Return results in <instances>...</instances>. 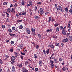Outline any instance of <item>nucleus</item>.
I'll use <instances>...</instances> for the list:
<instances>
[{"mask_svg": "<svg viewBox=\"0 0 72 72\" xmlns=\"http://www.w3.org/2000/svg\"><path fill=\"white\" fill-rule=\"evenodd\" d=\"M27 49L26 48H25L24 49L23 51L25 52L26 51V53H27Z\"/></svg>", "mask_w": 72, "mask_h": 72, "instance_id": "nucleus-34", "label": "nucleus"}, {"mask_svg": "<svg viewBox=\"0 0 72 72\" xmlns=\"http://www.w3.org/2000/svg\"><path fill=\"white\" fill-rule=\"evenodd\" d=\"M48 47L49 48L51 47V48L52 49H53V48L54 49V45H53V44H52L51 45L50 44V45L48 46Z\"/></svg>", "mask_w": 72, "mask_h": 72, "instance_id": "nucleus-9", "label": "nucleus"}, {"mask_svg": "<svg viewBox=\"0 0 72 72\" xmlns=\"http://www.w3.org/2000/svg\"><path fill=\"white\" fill-rule=\"evenodd\" d=\"M12 28L13 31H15V27L14 26L12 27Z\"/></svg>", "mask_w": 72, "mask_h": 72, "instance_id": "nucleus-36", "label": "nucleus"}, {"mask_svg": "<svg viewBox=\"0 0 72 72\" xmlns=\"http://www.w3.org/2000/svg\"><path fill=\"white\" fill-rule=\"evenodd\" d=\"M18 47L20 48H21V49H23V44H22V43L20 44L19 45Z\"/></svg>", "mask_w": 72, "mask_h": 72, "instance_id": "nucleus-5", "label": "nucleus"}, {"mask_svg": "<svg viewBox=\"0 0 72 72\" xmlns=\"http://www.w3.org/2000/svg\"><path fill=\"white\" fill-rule=\"evenodd\" d=\"M34 18L35 19H37V16L35 15L34 16Z\"/></svg>", "mask_w": 72, "mask_h": 72, "instance_id": "nucleus-58", "label": "nucleus"}, {"mask_svg": "<svg viewBox=\"0 0 72 72\" xmlns=\"http://www.w3.org/2000/svg\"><path fill=\"white\" fill-rule=\"evenodd\" d=\"M21 4L22 5H25V4H26V3L24 1V0H21Z\"/></svg>", "mask_w": 72, "mask_h": 72, "instance_id": "nucleus-10", "label": "nucleus"}, {"mask_svg": "<svg viewBox=\"0 0 72 72\" xmlns=\"http://www.w3.org/2000/svg\"><path fill=\"white\" fill-rule=\"evenodd\" d=\"M62 42H68V39L66 38L62 40Z\"/></svg>", "mask_w": 72, "mask_h": 72, "instance_id": "nucleus-8", "label": "nucleus"}, {"mask_svg": "<svg viewBox=\"0 0 72 72\" xmlns=\"http://www.w3.org/2000/svg\"><path fill=\"white\" fill-rule=\"evenodd\" d=\"M21 55H26V53H22V52H21Z\"/></svg>", "mask_w": 72, "mask_h": 72, "instance_id": "nucleus-57", "label": "nucleus"}, {"mask_svg": "<svg viewBox=\"0 0 72 72\" xmlns=\"http://www.w3.org/2000/svg\"><path fill=\"white\" fill-rule=\"evenodd\" d=\"M22 72H29L28 70L27 69V68H23L22 69Z\"/></svg>", "mask_w": 72, "mask_h": 72, "instance_id": "nucleus-4", "label": "nucleus"}, {"mask_svg": "<svg viewBox=\"0 0 72 72\" xmlns=\"http://www.w3.org/2000/svg\"><path fill=\"white\" fill-rule=\"evenodd\" d=\"M39 11L40 13H41L42 14H44V10H43V9H42V8H40Z\"/></svg>", "mask_w": 72, "mask_h": 72, "instance_id": "nucleus-7", "label": "nucleus"}, {"mask_svg": "<svg viewBox=\"0 0 72 72\" xmlns=\"http://www.w3.org/2000/svg\"><path fill=\"white\" fill-rule=\"evenodd\" d=\"M54 26L55 27H56L59 26V24H57V23L55 24H54Z\"/></svg>", "mask_w": 72, "mask_h": 72, "instance_id": "nucleus-33", "label": "nucleus"}, {"mask_svg": "<svg viewBox=\"0 0 72 72\" xmlns=\"http://www.w3.org/2000/svg\"><path fill=\"white\" fill-rule=\"evenodd\" d=\"M48 19H49L48 21V22H49V23H50V21H51V17H48Z\"/></svg>", "mask_w": 72, "mask_h": 72, "instance_id": "nucleus-28", "label": "nucleus"}, {"mask_svg": "<svg viewBox=\"0 0 72 72\" xmlns=\"http://www.w3.org/2000/svg\"><path fill=\"white\" fill-rule=\"evenodd\" d=\"M16 21L17 22H22V20H17V21Z\"/></svg>", "mask_w": 72, "mask_h": 72, "instance_id": "nucleus-27", "label": "nucleus"}, {"mask_svg": "<svg viewBox=\"0 0 72 72\" xmlns=\"http://www.w3.org/2000/svg\"><path fill=\"white\" fill-rule=\"evenodd\" d=\"M25 31L28 34H30V33H31V30H30V29H29V28H26Z\"/></svg>", "mask_w": 72, "mask_h": 72, "instance_id": "nucleus-2", "label": "nucleus"}, {"mask_svg": "<svg viewBox=\"0 0 72 72\" xmlns=\"http://www.w3.org/2000/svg\"><path fill=\"white\" fill-rule=\"evenodd\" d=\"M3 60H2L0 59V63L1 64H3Z\"/></svg>", "mask_w": 72, "mask_h": 72, "instance_id": "nucleus-44", "label": "nucleus"}, {"mask_svg": "<svg viewBox=\"0 0 72 72\" xmlns=\"http://www.w3.org/2000/svg\"><path fill=\"white\" fill-rule=\"evenodd\" d=\"M69 40L70 41H72V35L70 36L69 37Z\"/></svg>", "mask_w": 72, "mask_h": 72, "instance_id": "nucleus-18", "label": "nucleus"}, {"mask_svg": "<svg viewBox=\"0 0 72 72\" xmlns=\"http://www.w3.org/2000/svg\"><path fill=\"white\" fill-rule=\"evenodd\" d=\"M53 38L54 39H57V36L53 35L52 36Z\"/></svg>", "mask_w": 72, "mask_h": 72, "instance_id": "nucleus-30", "label": "nucleus"}, {"mask_svg": "<svg viewBox=\"0 0 72 72\" xmlns=\"http://www.w3.org/2000/svg\"><path fill=\"white\" fill-rule=\"evenodd\" d=\"M19 28L20 30H22L23 28V26L22 25H20L19 26Z\"/></svg>", "mask_w": 72, "mask_h": 72, "instance_id": "nucleus-20", "label": "nucleus"}, {"mask_svg": "<svg viewBox=\"0 0 72 72\" xmlns=\"http://www.w3.org/2000/svg\"><path fill=\"white\" fill-rule=\"evenodd\" d=\"M71 24V22H69L68 24V25L69 26V25H70Z\"/></svg>", "mask_w": 72, "mask_h": 72, "instance_id": "nucleus-64", "label": "nucleus"}, {"mask_svg": "<svg viewBox=\"0 0 72 72\" xmlns=\"http://www.w3.org/2000/svg\"><path fill=\"white\" fill-rule=\"evenodd\" d=\"M3 5H7V3L6 2H4L3 3Z\"/></svg>", "mask_w": 72, "mask_h": 72, "instance_id": "nucleus-41", "label": "nucleus"}, {"mask_svg": "<svg viewBox=\"0 0 72 72\" xmlns=\"http://www.w3.org/2000/svg\"><path fill=\"white\" fill-rule=\"evenodd\" d=\"M39 64L40 66H42V62L41 60L39 61Z\"/></svg>", "mask_w": 72, "mask_h": 72, "instance_id": "nucleus-13", "label": "nucleus"}, {"mask_svg": "<svg viewBox=\"0 0 72 72\" xmlns=\"http://www.w3.org/2000/svg\"><path fill=\"white\" fill-rule=\"evenodd\" d=\"M62 69L64 71H66V67H64Z\"/></svg>", "mask_w": 72, "mask_h": 72, "instance_id": "nucleus-32", "label": "nucleus"}, {"mask_svg": "<svg viewBox=\"0 0 72 72\" xmlns=\"http://www.w3.org/2000/svg\"><path fill=\"white\" fill-rule=\"evenodd\" d=\"M35 71H39V69L37 68H35Z\"/></svg>", "mask_w": 72, "mask_h": 72, "instance_id": "nucleus-54", "label": "nucleus"}, {"mask_svg": "<svg viewBox=\"0 0 72 72\" xmlns=\"http://www.w3.org/2000/svg\"><path fill=\"white\" fill-rule=\"evenodd\" d=\"M31 31L32 32H35V29H33V28H32V27L31 28Z\"/></svg>", "mask_w": 72, "mask_h": 72, "instance_id": "nucleus-16", "label": "nucleus"}, {"mask_svg": "<svg viewBox=\"0 0 72 72\" xmlns=\"http://www.w3.org/2000/svg\"><path fill=\"white\" fill-rule=\"evenodd\" d=\"M43 52L44 53V54L45 55H46V51L45 50H43Z\"/></svg>", "mask_w": 72, "mask_h": 72, "instance_id": "nucleus-43", "label": "nucleus"}, {"mask_svg": "<svg viewBox=\"0 0 72 72\" xmlns=\"http://www.w3.org/2000/svg\"><path fill=\"white\" fill-rule=\"evenodd\" d=\"M48 12H46L45 13V15H48Z\"/></svg>", "mask_w": 72, "mask_h": 72, "instance_id": "nucleus-63", "label": "nucleus"}, {"mask_svg": "<svg viewBox=\"0 0 72 72\" xmlns=\"http://www.w3.org/2000/svg\"><path fill=\"white\" fill-rule=\"evenodd\" d=\"M17 66H18V67H19L20 68L22 67V66H23L22 63L21 64H18Z\"/></svg>", "mask_w": 72, "mask_h": 72, "instance_id": "nucleus-11", "label": "nucleus"}, {"mask_svg": "<svg viewBox=\"0 0 72 72\" xmlns=\"http://www.w3.org/2000/svg\"><path fill=\"white\" fill-rule=\"evenodd\" d=\"M51 66V68H53L54 67V64H50Z\"/></svg>", "mask_w": 72, "mask_h": 72, "instance_id": "nucleus-24", "label": "nucleus"}, {"mask_svg": "<svg viewBox=\"0 0 72 72\" xmlns=\"http://www.w3.org/2000/svg\"><path fill=\"white\" fill-rule=\"evenodd\" d=\"M29 3L30 4L31 6H32V1H29Z\"/></svg>", "mask_w": 72, "mask_h": 72, "instance_id": "nucleus-26", "label": "nucleus"}, {"mask_svg": "<svg viewBox=\"0 0 72 72\" xmlns=\"http://www.w3.org/2000/svg\"><path fill=\"white\" fill-rule=\"evenodd\" d=\"M69 12L70 13H71V14H72V9H70V10H69Z\"/></svg>", "mask_w": 72, "mask_h": 72, "instance_id": "nucleus-45", "label": "nucleus"}, {"mask_svg": "<svg viewBox=\"0 0 72 72\" xmlns=\"http://www.w3.org/2000/svg\"><path fill=\"white\" fill-rule=\"evenodd\" d=\"M39 48V45H37L36 46V49H37V50H38V49Z\"/></svg>", "mask_w": 72, "mask_h": 72, "instance_id": "nucleus-39", "label": "nucleus"}, {"mask_svg": "<svg viewBox=\"0 0 72 72\" xmlns=\"http://www.w3.org/2000/svg\"><path fill=\"white\" fill-rule=\"evenodd\" d=\"M49 51H50L49 49H48L46 51V53H47V54H49Z\"/></svg>", "mask_w": 72, "mask_h": 72, "instance_id": "nucleus-19", "label": "nucleus"}, {"mask_svg": "<svg viewBox=\"0 0 72 72\" xmlns=\"http://www.w3.org/2000/svg\"><path fill=\"white\" fill-rule=\"evenodd\" d=\"M59 60H60V62H62V60H63V59H62V58H60L59 59Z\"/></svg>", "mask_w": 72, "mask_h": 72, "instance_id": "nucleus-51", "label": "nucleus"}, {"mask_svg": "<svg viewBox=\"0 0 72 72\" xmlns=\"http://www.w3.org/2000/svg\"><path fill=\"white\" fill-rule=\"evenodd\" d=\"M12 69L13 72H15V67H14V66H13L12 67Z\"/></svg>", "mask_w": 72, "mask_h": 72, "instance_id": "nucleus-14", "label": "nucleus"}, {"mask_svg": "<svg viewBox=\"0 0 72 72\" xmlns=\"http://www.w3.org/2000/svg\"><path fill=\"white\" fill-rule=\"evenodd\" d=\"M50 63H51L50 64H53V63H54V61H52L51 60H50Z\"/></svg>", "mask_w": 72, "mask_h": 72, "instance_id": "nucleus-38", "label": "nucleus"}, {"mask_svg": "<svg viewBox=\"0 0 72 72\" xmlns=\"http://www.w3.org/2000/svg\"><path fill=\"white\" fill-rule=\"evenodd\" d=\"M14 41H12L11 42V45H13V44H14Z\"/></svg>", "mask_w": 72, "mask_h": 72, "instance_id": "nucleus-52", "label": "nucleus"}, {"mask_svg": "<svg viewBox=\"0 0 72 72\" xmlns=\"http://www.w3.org/2000/svg\"><path fill=\"white\" fill-rule=\"evenodd\" d=\"M34 58H35V59H36V58H37V54H34Z\"/></svg>", "mask_w": 72, "mask_h": 72, "instance_id": "nucleus-23", "label": "nucleus"}, {"mask_svg": "<svg viewBox=\"0 0 72 72\" xmlns=\"http://www.w3.org/2000/svg\"><path fill=\"white\" fill-rule=\"evenodd\" d=\"M17 4L15 3L14 6L15 7V8H16L17 7Z\"/></svg>", "mask_w": 72, "mask_h": 72, "instance_id": "nucleus-56", "label": "nucleus"}, {"mask_svg": "<svg viewBox=\"0 0 72 72\" xmlns=\"http://www.w3.org/2000/svg\"><path fill=\"white\" fill-rule=\"evenodd\" d=\"M65 10L66 12V13H68V8H65Z\"/></svg>", "mask_w": 72, "mask_h": 72, "instance_id": "nucleus-25", "label": "nucleus"}, {"mask_svg": "<svg viewBox=\"0 0 72 72\" xmlns=\"http://www.w3.org/2000/svg\"><path fill=\"white\" fill-rule=\"evenodd\" d=\"M55 6L57 10H58V9L59 7H58V6L57 5V4H55Z\"/></svg>", "mask_w": 72, "mask_h": 72, "instance_id": "nucleus-21", "label": "nucleus"}, {"mask_svg": "<svg viewBox=\"0 0 72 72\" xmlns=\"http://www.w3.org/2000/svg\"><path fill=\"white\" fill-rule=\"evenodd\" d=\"M20 57L21 59H22V60H23V58H24L23 57V56H22V55H21L20 56Z\"/></svg>", "mask_w": 72, "mask_h": 72, "instance_id": "nucleus-46", "label": "nucleus"}, {"mask_svg": "<svg viewBox=\"0 0 72 72\" xmlns=\"http://www.w3.org/2000/svg\"><path fill=\"white\" fill-rule=\"evenodd\" d=\"M9 51H10L11 52V53H12V52L13 51V49L12 48Z\"/></svg>", "mask_w": 72, "mask_h": 72, "instance_id": "nucleus-47", "label": "nucleus"}, {"mask_svg": "<svg viewBox=\"0 0 72 72\" xmlns=\"http://www.w3.org/2000/svg\"><path fill=\"white\" fill-rule=\"evenodd\" d=\"M56 31H59V28L58 27H57L56 28Z\"/></svg>", "mask_w": 72, "mask_h": 72, "instance_id": "nucleus-29", "label": "nucleus"}, {"mask_svg": "<svg viewBox=\"0 0 72 72\" xmlns=\"http://www.w3.org/2000/svg\"><path fill=\"white\" fill-rule=\"evenodd\" d=\"M14 54L15 56H13V57H17L18 56V53L16 52H14Z\"/></svg>", "mask_w": 72, "mask_h": 72, "instance_id": "nucleus-12", "label": "nucleus"}, {"mask_svg": "<svg viewBox=\"0 0 72 72\" xmlns=\"http://www.w3.org/2000/svg\"><path fill=\"white\" fill-rule=\"evenodd\" d=\"M26 12H27L26 11H25L24 12L22 13V14L23 15H26Z\"/></svg>", "mask_w": 72, "mask_h": 72, "instance_id": "nucleus-40", "label": "nucleus"}, {"mask_svg": "<svg viewBox=\"0 0 72 72\" xmlns=\"http://www.w3.org/2000/svg\"><path fill=\"white\" fill-rule=\"evenodd\" d=\"M42 3L41 2H38L37 3V4H38V5H41Z\"/></svg>", "mask_w": 72, "mask_h": 72, "instance_id": "nucleus-59", "label": "nucleus"}, {"mask_svg": "<svg viewBox=\"0 0 72 72\" xmlns=\"http://www.w3.org/2000/svg\"><path fill=\"white\" fill-rule=\"evenodd\" d=\"M9 20V18H7V20H8V21H7L6 22H9V21H8V20Z\"/></svg>", "mask_w": 72, "mask_h": 72, "instance_id": "nucleus-62", "label": "nucleus"}, {"mask_svg": "<svg viewBox=\"0 0 72 72\" xmlns=\"http://www.w3.org/2000/svg\"><path fill=\"white\" fill-rule=\"evenodd\" d=\"M55 45L56 46H59V43H57L56 44H55Z\"/></svg>", "mask_w": 72, "mask_h": 72, "instance_id": "nucleus-48", "label": "nucleus"}, {"mask_svg": "<svg viewBox=\"0 0 72 72\" xmlns=\"http://www.w3.org/2000/svg\"><path fill=\"white\" fill-rule=\"evenodd\" d=\"M62 33V34H63V35L64 36L66 35V32L65 33Z\"/></svg>", "mask_w": 72, "mask_h": 72, "instance_id": "nucleus-50", "label": "nucleus"}, {"mask_svg": "<svg viewBox=\"0 0 72 72\" xmlns=\"http://www.w3.org/2000/svg\"><path fill=\"white\" fill-rule=\"evenodd\" d=\"M8 31L9 32H10V33H11V32H12V30H11L10 28L8 29Z\"/></svg>", "mask_w": 72, "mask_h": 72, "instance_id": "nucleus-31", "label": "nucleus"}, {"mask_svg": "<svg viewBox=\"0 0 72 72\" xmlns=\"http://www.w3.org/2000/svg\"><path fill=\"white\" fill-rule=\"evenodd\" d=\"M51 21L53 22V21H55V20H54V19H52Z\"/></svg>", "mask_w": 72, "mask_h": 72, "instance_id": "nucleus-60", "label": "nucleus"}, {"mask_svg": "<svg viewBox=\"0 0 72 72\" xmlns=\"http://www.w3.org/2000/svg\"><path fill=\"white\" fill-rule=\"evenodd\" d=\"M34 10L35 12H36V10H37V6H35V7Z\"/></svg>", "mask_w": 72, "mask_h": 72, "instance_id": "nucleus-35", "label": "nucleus"}, {"mask_svg": "<svg viewBox=\"0 0 72 72\" xmlns=\"http://www.w3.org/2000/svg\"><path fill=\"white\" fill-rule=\"evenodd\" d=\"M10 11L12 13H14L15 12V9L13 8L12 9L10 10Z\"/></svg>", "mask_w": 72, "mask_h": 72, "instance_id": "nucleus-6", "label": "nucleus"}, {"mask_svg": "<svg viewBox=\"0 0 72 72\" xmlns=\"http://www.w3.org/2000/svg\"><path fill=\"white\" fill-rule=\"evenodd\" d=\"M5 57H6L5 58V60H7V59H8L9 58V57H10L9 55H6L5 56Z\"/></svg>", "mask_w": 72, "mask_h": 72, "instance_id": "nucleus-15", "label": "nucleus"}, {"mask_svg": "<svg viewBox=\"0 0 72 72\" xmlns=\"http://www.w3.org/2000/svg\"><path fill=\"white\" fill-rule=\"evenodd\" d=\"M59 28H60V29H63V26H60L59 27Z\"/></svg>", "mask_w": 72, "mask_h": 72, "instance_id": "nucleus-61", "label": "nucleus"}, {"mask_svg": "<svg viewBox=\"0 0 72 72\" xmlns=\"http://www.w3.org/2000/svg\"><path fill=\"white\" fill-rule=\"evenodd\" d=\"M58 9L57 10H59V9L60 12H64V10L62 8V7L60 6H58Z\"/></svg>", "mask_w": 72, "mask_h": 72, "instance_id": "nucleus-3", "label": "nucleus"}, {"mask_svg": "<svg viewBox=\"0 0 72 72\" xmlns=\"http://www.w3.org/2000/svg\"><path fill=\"white\" fill-rule=\"evenodd\" d=\"M32 35H34V36H35L36 35V33L35 32H32Z\"/></svg>", "mask_w": 72, "mask_h": 72, "instance_id": "nucleus-53", "label": "nucleus"}, {"mask_svg": "<svg viewBox=\"0 0 72 72\" xmlns=\"http://www.w3.org/2000/svg\"><path fill=\"white\" fill-rule=\"evenodd\" d=\"M38 36L39 37V38H41V35H40V34H38Z\"/></svg>", "mask_w": 72, "mask_h": 72, "instance_id": "nucleus-49", "label": "nucleus"}, {"mask_svg": "<svg viewBox=\"0 0 72 72\" xmlns=\"http://www.w3.org/2000/svg\"><path fill=\"white\" fill-rule=\"evenodd\" d=\"M52 31V29H50V30L48 29L46 31V32H51Z\"/></svg>", "mask_w": 72, "mask_h": 72, "instance_id": "nucleus-17", "label": "nucleus"}, {"mask_svg": "<svg viewBox=\"0 0 72 72\" xmlns=\"http://www.w3.org/2000/svg\"><path fill=\"white\" fill-rule=\"evenodd\" d=\"M15 59H16V58L15 57V56H12L11 57V64H13L14 63L16 62L15 61Z\"/></svg>", "mask_w": 72, "mask_h": 72, "instance_id": "nucleus-1", "label": "nucleus"}, {"mask_svg": "<svg viewBox=\"0 0 72 72\" xmlns=\"http://www.w3.org/2000/svg\"><path fill=\"white\" fill-rule=\"evenodd\" d=\"M68 31V32H71V28H69Z\"/></svg>", "mask_w": 72, "mask_h": 72, "instance_id": "nucleus-55", "label": "nucleus"}, {"mask_svg": "<svg viewBox=\"0 0 72 72\" xmlns=\"http://www.w3.org/2000/svg\"><path fill=\"white\" fill-rule=\"evenodd\" d=\"M2 27L3 29H4L5 28V25H3L2 26Z\"/></svg>", "mask_w": 72, "mask_h": 72, "instance_id": "nucleus-42", "label": "nucleus"}, {"mask_svg": "<svg viewBox=\"0 0 72 72\" xmlns=\"http://www.w3.org/2000/svg\"><path fill=\"white\" fill-rule=\"evenodd\" d=\"M10 10H11V8H9L7 10V11L8 13H10Z\"/></svg>", "mask_w": 72, "mask_h": 72, "instance_id": "nucleus-22", "label": "nucleus"}, {"mask_svg": "<svg viewBox=\"0 0 72 72\" xmlns=\"http://www.w3.org/2000/svg\"><path fill=\"white\" fill-rule=\"evenodd\" d=\"M54 61H55V63H57V62H58V60H57L56 59H55Z\"/></svg>", "mask_w": 72, "mask_h": 72, "instance_id": "nucleus-37", "label": "nucleus"}]
</instances>
